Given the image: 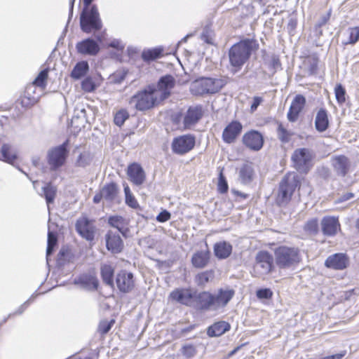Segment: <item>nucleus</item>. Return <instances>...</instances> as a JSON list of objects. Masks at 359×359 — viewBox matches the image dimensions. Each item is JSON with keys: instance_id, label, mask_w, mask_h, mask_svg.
<instances>
[{"instance_id": "1", "label": "nucleus", "mask_w": 359, "mask_h": 359, "mask_svg": "<svg viewBox=\"0 0 359 359\" xmlns=\"http://www.w3.org/2000/svg\"><path fill=\"white\" fill-rule=\"evenodd\" d=\"M258 48L259 43L255 39H244L233 44L228 51L231 72L236 74L240 71Z\"/></svg>"}, {"instance_id": "2", "label": "nucleus", "mask_w": 359, "mask_h": 359, "mask_svg": "<svg viewBox=\"0 0 359 359\" xmlns=\"http://www.w3.org/2000/svg\"><path fill=\"white\" fill-rule=\"evenodd\" d=\"M159 101L161 100L156 88L149 86L133 95L129 100V104L137 111H144L154 108Z\"/></svg>"}, {"instance_id": "3", "label": "nucleus", "mask_w": 359, "mask_h": 359, "mask_svg": "<svg viewBox=\"0 0 359 359\" xmlns=\"http://www.w3.org/2000/svg\"><path fill=\"white\" fill-rule=\"evenodd\" d=\"M80 27L87 34L96 32L102 28V22L95 5L83 7L80 15Z\"/></svg>"}, {"instance_id": "4", "label": "nucleus", "mask_w": 359, "mask_h": 359, "mask_svg": "<svg viewBox=\"0 0 359 359\" xmlns=\"http://www.w3.org/2000/svg\"><path fill=\"white\" fill-rule=\"evenodd\" d=\"M275 261L280 269H289L301 261L299 250L297 248L280 246L275 250Z\"/></svg>"}, {"instance_id": "5", "label": "nucleus", "mask_w": 359, "mask_h": 359, "mask_svg": "<svg viewBox=\"0 0 359 359\" xmlns=\"http://www.w3.org/2000/svg\"><path fill=\"white\" fill-rule=\"evenodd\" d=\"M299 177L296 174L286 175L280 182L277 196V203L279 205H286L291 199L292 195L299 186Z\"/></svg>"}, {"instance_id": "6", "label": "nucleus", "mask_w": 359, "mask_h": 359, "mask_svg": "<svg viewBox=\"0 0 359 359\" xmlns=\"http://www.w3.org/2000/svg\"><path fill=\"white\" fill-rule=\"evenodd\" d=\"M222 88L219 79L203 77L195 80L191 85L190 90L193 95H203L217 93Z\"/></svg>"}, {"instance_id": "7", "label": "nucleus", "mask_w": 359, "mask_h": 359, "mask_svg": "<svg viewBox=\"0 0 359 359\" xmlns=\"http://www.w3.org/2000/svg\"><path fill=\"white\" fill-rule=\"evenodd\" d=\"M69 141L48 150L47 161L51 170H57L65 165L69 154L67 149Z\"/></svg>"}, {"instance_id": "8", "label": "nucleus", "mask_w": 359, "mask_h": 359, "mask_svg": "<svg viewBox=\"0 0 359 359\" xmlns=\"http://www.w3.org/2000/svg\"><path fill=\"white\" fill-rule=\"evenodd\" d=\"M49 69L46 68L41 71L36 78L34 79L33 83L28 86L26 88L25 91L24 97L22 99V105L25 107H29L34 104H36L38 101V97L32 96V93L34 92V88L36 86L40 88H45L46 86V80L48 75Z\"/></svg>"}, {"instance_id": "9", "label": "nucleus", "mask_w": 359, "mask_h": 359, "mask_svg": "<svg viewBox=\"0 0 359 359\" xmlns=\"http://www.w3.org/2000/svg\"><path fill=\"white\" fill-rule=\"evenodd\" d=\"M314 153L311 149L299 148L294 151L291 158L297 171L306 173L310 169Z\"/></svg>"}, {"instance_id": "10", "label": "nucleus", "mask_w": 359, "mask_h": 359, "mask_svg": "<svg viewBox=\"0 0 359 359\" xmlns=\"http://www.w3.org/2000/svg\"><path fill=\"white\" fill-rule=\"evenodd\" d=\"M196 144V137L191 134L180 135L172 140L171 148L173 153L184 155L191 151Z\"/></svg>"}, {"instance_id": "11", "label": "nucleus", "mask_w": 359, "mask_h": 359, "mask_svg": "<svg viewBox=\"0 0 359 359\" xmlns=\"http://www.w3.org/2000/svg\"><path fill=\"white\" fill-rule=\"evenodd\" d=\"M204 114L201 105L190 106L183 115V127L186 130L191 129L202 118Z\"/></svg>"}, {"instance_id": "12", "label": "nucleus", "mask_w": 359, "mask_h": 359, "mask_svg": "<svg viewBox=\"0 0 359 359\" xmlns=\"http://www.w3.org/2000/svg\"><path fill=\"white\" fill-rule=\"evenodd\" d=\"M196 290L191 287L177 288L170 294V298L181 304L191 307Z\"/></svg>"}, {"instance_id": "13", "label": "nucleus", "mask_w": 359, "mask_h": 359, "mask_svg": "<svg viewBox=\"0 0 359 359\" xmlns=\"http://www.w3.org/2000/svg\"><path fill=\"white\" fill-rule=\"evenodd\" d=\"M115 282L118 290L123 293H129L135 287L133 273L121 270L116 275Z\"/></svg>"}, {"instance_id": "14", "label": "nucleus", "mask_w": 359, "mask_h": 359, "mask_svg": "<svg viewBox=\"0 0 359 359\" xmlns=\"http://www.w3.org/2000/svg\"><path fill=\"white\" fill-rule=\"evenodd\" d=\"M254 269L259 275H266L271 272L273 266V257L267 251H259L255 257Z\"/></svg>"}, {"instance_id": "15", "label": "nucleus", "mask_w": 359, "mask_h": 359, "mask_svg": "<svg viewBox=\"0 0 359 359\" xmlns=\"http://www.w3.org/2000/svg\"><path fill=\"white\" fill-rule=\"evenodd\" d=\"M191 307L203 311H213L212 294L205 291L197 293L196 291Z\"/></svg>"}, {"instance_id": "16", "label": "nucleus", "mask_w": 359, "mask_h": 359, "mask_svg": "<svg viewBox=\"0 0 359 359\" xmlns=\"http://www.w3.org/2000/svg\"><path fill=\"white\" fill-rule=\"evenodd\" d=\"M235 292L232 289H219L216 294H212L213 311L225 307L233 297Z\"/></svg>"}, {"instance_id": "17", "label": "nucleus", "mask_w": 359, "mask_h": 359, "mask_svg": "<svg viewBox=\"0 0 359 359\" xmlns=\"http://www.w3.org/2000/svg\"><path fill=\"white\" fill-rule=\"evenodd\" d=\"M76 48L79 54L90 56L96 55L100 50L97 41L92 38H88L78 42Z\"/></svg>"}, {"instance_id": "18", "label": "nucleus", "mask_w": 359, "mask_h": 359, "mask_svg": "<svg viewBox=\"0 0 359 359\" xmlns=\"http://www.w3.org/2000/svg\"><path fill=\"white\" fill-rule=\"evenodd\" d=\"M76 230L82 238L88 241L94 239L95 227L87 217H81L77 219Z\"/></svg>"}, {"instance_id": "19", "label": "nucleus", "mask_w": 359, "mask_h": 359, "mask_svg": "<svg viewBox=\"0 0 359 359\" xmlns=\"http://www.w3.org/2000/svg\"><path fill=\"white\" fill-rule=\"evenodd\" d=\"M243 142L248 148L253 151L260 150L264 144L262 135L257 130H251L243 136Z\"/></svg>"}, {"instance_id": "20", "label": "nucleus", "mask_w": 359, "mask_h": 359, "mask_svg": "<svg viewBox=\"0 0 359 359\" xmlns=\"http://www.w3.org/2000/svg\"><path fill=\"white\" fill-rule=\"evenodd\" d=\"M176 81L175 78L170 74L161 76L158 81L156 90L161 92L160 100L168 98L171 93V90L175 87Z\"/></svg>"}, {"instance_id": "21", "label": "nucleus", "mask_w": 359, "mask_h": 359, "mask_svg": "<svg viewBox=\"0 0 359 359\" xmlns=\"http://www.w3.org/2000/svg\"><path fill=\"white\" fill-rule=\"evenodd\" d=\"M242 124L238 121L229 123L222 133V140L225 143L231 144L235 142L242 131Z\"/></svg>"}, {"instance_id": "22", "label": "nucleus", "mask_w": 359, "mask_h": 359, "mask_svg": "<svg viewBox=\"0 0 359 359\" xmlns=\"http://www.w3.org/2000/svg\"><path fill=\"white\" fill-rule=\"evenodd\" d=\"M106 246L112 253L120 252L123 248V242L118 231L109 230L105 236Z\"/></svg>"}, {"instance_id": "23", "label": "nucleus", "mask_w": 359, "mask_h": 359, "mask_svg": "<svg viewBox=\"0 0 359 359\" xmlns=\"http://www.w3.org/2000/svg\"><path fill=\"white\" fill-rule=\"evenodd\" d=\"M74 283L86 290H95L98 287V281L96 277L89 273H82L76 277L74 279Z\"/></svg>"}, {"instance_id": "24", "label": "nucleus", "mask_w": 359, "mask_h": 359, "mask_svg": "<svg viewBox=\"0 0 359 359\" xmlns=\"http://www.w3.org/2000/svg\"><path fill=\"white\" fill-rule=\"evenodd\" d=\"M348 262V258L346 254L336 253L326 259L325 265L327 268L335 270H343L347 267Z\"/></svg>"}, {"instance_id": "25", "label": "nucleus", "mask_w": 359, "mask_h": 359, "mask_svg": "<svg viewBox=\"0 0 359 359\" xmlns=\"http://www.w3.org/2000/svg\"><path fill=\"white\" fill-rule=\"evenodd\" d=\"M331 164L334 172L339 176L344 177L349 171L351 162L344 155L334 156L331 158Z\"/></svg>"}, {"instance_id": "26", "label": "nucleus", "mask_w": 359, "mask_h": 359, "mask_svg": "<svg viewBox=\"0 0 359 359\" xmlns=\"http://www.w3.org/2000/svg\"><path fill=\"white\" fill-rule=\"evenodd\" d=\"M306 104V99L302 95H297L292 100L287 117L289 121L295 122Z\"/></svg>"}, {"instance_id": "27", "label": "nucleus", "mask_w": 359, "mask_h": 359, "mask_svg": "<svg viewBox=\"0 0 359 359\" xmlns=\"http://www.w3.org/2000/svg\"><path fill=\"white\" fill-rule=\"evenodd\" d=\"M339 227V220L334 217H325L321 221L322 231L325 236H333L336 235Z\"/></svg>"}, {"instance_id": "28", "label": "nucleus", "mask_w": 359, "mask_h": 359, "mask_svg": "<svg viewBox=\"0 0 359 359\" xmlns=\"http://www.w3.org/2000/svg\"><path fill=\"white\" fill-rule=\"evenodd\" d=\"M255 177V172L252 163H246L238 169V179L241 184H250Z\"/></svg>"}, {"instance_id": "29", "label": "nucleus", "mask_w": 359, "mask_h": 359, "mask_svg": "<svg viewBox=\"0 0 359 359\" xmlns=\"http://www.w3.org/2000/svg\"><path fill=\"white\" fill-rule=\"evenodd\" d=\"M128 175L130 180L136 185H141L145 180L144 170L137 163H133L128 168Z\"/></svg>"}, {"instance_id": "30", "label": "nucleus", "mask_w": 359, "mask_h": 359, "mask_svg": "<svg viewBox=\"0 0 359 359\" xmlns=\"http://www.w3.org/2000/svg\"><path fill=\"white\" fill-rule=\"evenodd\" d=\"M330 125L328 112L325 108H320L316 113L315 118V128L317 131H325Z\"/></svg>"}, {"instance_id": "31", "label": "nucleus", "mask_w": 359, "mask_h": 359, "mask_svg": "<svg viewBox=\"0 0 359 359\" xmlns=\"http://www.w3.org/2000/svg\"><path fill=\"white\" fill-rule=\"evenodd\" d=\"M210 252L208 250L197 251L192 255L191 264L197 269L205 267L210 261Z\"/></svg>"}, {"instance_id": "32", "label": "nucleus", "mask_w": 359, "mask_h": 359, "mask_svg": "<svg viewBox=\"0 0 359 359\" xmlns=\"http://www.w3.org/2000/svg\"><path fill=\"white\" fill-rule=\"evenodd\" d=\"M118 191V187L114 182L107 184L100 189L103 199L109 203L114 202L116 199Z\"/></svg>"}, {"instance_id": "33", "label": "nucleus", "mask_w": 359, "mask_h": 359, "mask_svg": "<svg viewBox=\"0 0 359 359\" xmlns=\"http://www.w3.org/2000/svg\"><path fill=\"white\" fill-rule=\"evenodd\" d=\"M231 328V325L226 321H218L210 326L208 329V334L209 337H219L228 332Z\"/></svg>"}, {"instance_id": "34", "label": "nucleus", "mask_w": 359, "mask_h": 359, "mask_svg": "<svg viewBox=\"0 0 359 359\" xmlns=\"http://www.w3.org/2000/svg\"><path fill=\"white\" fill-rule=\"evenodd\" d=\"M232 252V245L226 241L216 243L214 245L215 255L219 259H226Z\"/></svg>"}, {"instance_id": "35", "label": "nucleus", "mask_w": 359, "mask_h": 359, "mask_svg": "<svg viewBox=\"0 0 359 359\" xmlns=\"http://www.w3.org/2000/svg\"><path fill=\"white\" fill-rule=\"evenodd\" d=\"M1 154V158L0 159L10 164H13L18 157L16 151L9 144H4L2 145Z\"/></svg>"}, {"instance_id": "36", "label": "nucleus", "mask_w": 359, "mask_h": 359, "mask_svg": "<svg viewBox=\"0 0 359 359\" xmlns=\"http://www.w3.org/2000/svg\"><path fill=\"white\" fill-rule=\"evenodd\" d=\"M94 156L89 151H81L75 160V166L85 168L90 166L93 161Z\"/></svg>"}, {"instance_id": "37", "label": "nucleus", "mask_w": 359, "mask_h": 359, "mask_svg": "<svg viewBox=\"0 0 359 359\" xmlns=\"http://www.w3.org/2000/svg\"><path fill=\"white\" fill-rule=\"evenodd\" d=\"M163 49L161 47L144 49L142 53V58L145 62H149L162 56Z\"/></svg>"}, {"instance_id": "38", "label": "nucleus", "mask_w": 359, "mask_h": 359, "mask_svg": "<svg viewBox=\"0 0 359 359\" xmlns=\"http://www.w3.org/2000/svg\"><path fill=\"white\" fill-rule=\"evenodd\" d=\"M114 268L109 264H104L101 267V276L103 282L109 285L114 286Z\"/></svg>"}, {"instance_id": "39", "label": "nucleus", "mask_w": 359, "mask_h": 359, "mask_svg": "<svg viewBox=\"0 0 359 359\" xmlns=\"http://www.w3.org/2000/svg\"><path fill=\"white\" fill-rule=\"evenodd\" d=\"M89 69L88 62L81 61L76 63L71 72L72 78L74 79H79L83 76Z\"/></svg>"}, {"instance_id": "40", "label": "nucleus", "mask_w": 359, "mask_h": 359, "mask_svg": "<svg viewBox=\"0 0 359 359\" xmlns=\"http://www.w3.org/2000/svg\"><path fill=\"white\" fill-rule=\"evenodd\" d=\"M42 191L43 193V196L45 197L46 201V203L48 205V210L50 212L49 205L50 203H53V201L55 200V198L56 196V192H57V189L55 187L52 185L50 183H48V184H46V186H44L42 188Z\"/></svg>"}, {"instance_id": "41", "label": "nucleus", "mask_w": 359, "mask_h": 359, "mask_svg": "<svg viewBox=\"0 0 359 359\" xmlns=\"http://www.w3.org/2000/svg\"><path fill=\"white\" fill-rule=\"evenodd\" d=\"M57 243V237L55 233L48 230V241L46 249V259L48 262V257L53 253L55 246Z\"/></svg>"}, {"instance_id": "42", "label": "nucleus", "mask_w": 359, "mask_h": 359, "mask_svg": "<svg viewBox=\"0 0 359 359\" xmlns=\"http://www.w3.org/2000/svg\"><path fill=\"white\" fill-rule=\"evenodd\" d=\"M277 135L281 142L287 143L290 142L293 133L287 130L281 123H278Z\"/></svg>"}, {"instance_id": "43", "label": "nucleus", "mask_w": 359, "mask_h": 359, "mask_svg": "<svg viewBox=\"0 0 359 359\" xmlns=\"http://www.w3.org/2000/svg\"><path fill=\"white\" fill-rule=\"evenodd\" d=\"M214 278L212 271H205L198 273L196 277V283L198 286H204Z\"/></svg>"}, {"instance_id": "44", "label": "nucleus", "mask_w": 359, "mask_h": 359, "mask_svg": "<svg viewBox=\"0 0 359 359\" xmlns=\"http://www.w3.org/2000/svg\"><path fill=\"white\" fill-rule=\"evenodd\" d=\"M348 34V39L343 41L344 45L356 43L359 40V27H350L347 30Z\"/></svg>"}, {"instance_id": "45", "label": "nucleus", "mask_w": 359, "mask_h": 359, "mask_svg": "<svg viewBox=\"0 0 359 359\" xmlns=\"http://www.w3.org/2000/svg\"><path fill=\"white\" fill-rule=\"evenodd\" d=\"M318 220L317 218L309 219L304 226V231L311 235H316L318 232Z\"/></svg>"}, {"instance_id": "46", "label": "nucleus", "mask_w": 359, "mask_h": 359, "mask_svg": "<svg viewBox=\"0 0 359 359\" xmlns=\"http://www.w3.org/2000/svg\"><path fill=\"white\" fill-rule=\"evenodd\" d=\"M109 224L117 229L116 231L123 233L124 219L121 216H111L109 218Z\"/></svg>"}, {"instance_id": "47", "label": "nucleus", "mask_w": 359, "mask_h": 359, "mask_svg": "<svg viewBox=\"0 0 359 359\" xmlns=\"http://www.w3.org/2000/svg\"><path fill=\"white\" fill-rule=\"evenodd\" d=\"M129 114L125 109H121L117 111L114 116V123L118 126H121L128 118Z\"/></svg>"}, {"instance_id": "48", "label": "nucleus", "mask_w": 359, "mask_h": 359, "mask_svg": "<svg viewBox=\"0 0 359 359\" xmlns=\"http://www.w3.org/2000/svg\"><path fill=\"white\" fill-rule=\"evenodd\" d=\"M335 97L338 103L342 104L346 101V90L341 84H337L334 88Z\"/></svg>"}, {"instance_id": "49", "label": "nucleus", "mask_w": 359, "mask_h": 359, "mask_svg": "<svg viewBox=\"0 0 359 359\" xmlns=\"http://www.w3.org/2000/svg\"><path fill=\"white\" fill-rule=\"evenodd\" d=\"M114 323V320L110 321L102 320L98 325V332L102 334H106L111 328Z\"/></svg>"}, {"instance_id": "50", "label": "nucleus", "mask_w": 359, "mask_h": 359, "mask_svg": "<svg viewBox=\"0 0 359 359\" xmlns=\"http://www.w3.org/2000/svg\"><path fill=\"white\" fill-rule=\"evenodd\" d=\"M182 354L187 358L194 357L196 354V347L191 344H186L182 346Z\"/></svg>"}, {"instance_id": "51", "label": "nucleus", "mask_w": 359, "mask_h": 359, "mask_svg": "<svg viewBox=\"0 0 359 359\" xmlns=\"http://www.w3.org/2000/svg\"><path fill=\"white\" fill-rule=\"evenodd\" d=\"M81 88L86 92H92L95 89V85L91 78L87 77L82 81Z\"/></svg>"}, {"instance_id": "52", "label": "nucleus", "mask_w": 359, "mask_h": 359, "mask_svg": "<svg viewBox=\"0 0 359 359\" xmlns=\"http://www.w3.org/2000/svg\"><path fill=\"white\" fill-rule=\"evenodd\" d=\"M272 296L273 292L269 288L259 289L257 291V297L261 299H271Z\"/></svg>"}, {"instance_id": "53", "label": "nucleus", "mask_w": 359, "mask_h": 359, "mask_svg": "<svg viewBox=\"0 0 359 359\" xmlns=\"http://www.w3.org/2000/svg\"><path fill=\"white\" fill-rule=\"evenodd\" d=\"M269 67L273 73L276 72L278 69H280L281 63L278 56L273 55L271 57L269 62Z\"/></svg>"}, {"instance_id": "54", "label": "nucleus", "mask_w": 359, "mask_h": 359, "mask_svg": "<svg viewBox=\"0 0 359 359\" xmlns=\"http://www.w3.org/2000/svg\"><path fill=\"white\" fill-rule=\"evenodd\" d=\"M218 190L221 194H224L228 191V184L222 173L219 178Z\"/></svg>"}, {"instance_id": "55", "label": "nucleus", "mask_w": 359, "mask_h": 359, "mask_svg": "<svg viewBox=\"0 0 359 359\" xmlns=\"http://www.w3.org/2000/svg\"><path fill=\"white\" fill-rule=\"evenodd\" d=\"M81 118L84 121H86V111L84 108H79L77 107L74 111V115L73 119Z\"/></svg>"}, {"instance_id": "56", "label": "nucleus", "mask_w": 359, "mask_h": 359, "mask_svg": "<svg viewBox=\"0 0 359 359\" xmlns=\"http://www.w3.org/2000/svg\"><path fill=\"white\" fill-rule=\"evenodd\" d=\"M297 25V20L296 18H290L288 23L287 25V32L290 35H293L294 33V30Z\"/></svg>"}, {"instance_id": "57", "label": "nucleus", "mask_w": 359, "mask_h": 359, "mask_svg": "<svg viewBox=\"0 0 359 359\" xmlns=\"http://www.w3.org/2000/svg\"><path fill=\"white\" fill-rule=\"evenodd\" d=\"M170 217V213L168 210H164L157 215L156 220L159 222H165L169 220Z\"/></svg>"}, {"instance_id": "58", "label": "nucleus", "mask_w": 359, "mask_h": 359, "mask_svg": "<svg viewBox=\"0 0 359 359\" xmlns=\"http://www.w3.org/2000/svg\"><path fill=\"white\" fill-rule=\"evenodd\" d=\"M125 198H126V203L128 206H130L133 208H136L139 206L137 200L135 199V198L134 197V196L133 194L127 196Z\"/></svg>"}, {"instance_id": "59", "label": "nucleus", "mask_w": 359, "mask_h": 359, "mask_svg": "<svg viewBox=\"0 0 359 359\" xmlns=\"http://www.w3.org/2000/svg\"><path fill=\"white\" fill-rule=\"evenodd\" d=\"M201 38L203 41H204L207 43H209V44L213 43L212 39L210 36V32L207 29H205L203 31Z\"/></svg>"}, {"instance_id": "60", "label": "nucleus", "mask_w": 359, "mask_h": 359, "mask_svg": "<svg viewBox=\"0 0 359 359\" xmlns=\"http://www.w3.org/2000/svg\"><path fill=\"white\" fill-rule=\"evenodd\" d=\"M109 46L114 48H116L118 50H122L124 49L125 46L123 43L118 39H114L109 43Z\"/></svg>"}, {"instance_id": "61", "label": "nucleus", "mask_w": 359, "mask_h": 359, "mask_svg": "<svg viewBox=\"0 0 359 359\" xmlns=\"http://www.w3.org/2000/svg\"><path fill=\"white\" fill-rule=\"evenodd\" d=\"M262 99L259 97H255L253 98L252 104H251L250 109L252 111H255L258 106L261 104Z\"/></svg>"}, {"instance_id": "62", "label": "nucleus", "mask_w": 359, "mask_h": 359, "mask_svg": "<svg viewBox=\"0 0 359 359\" xmlns=\"http://www.w3.org/2000/svg\"><path fill=\"white\" fill-rule=\"evenodd\" d=\"M30 299H28L27 302H25L23 304H22L19 308L18 309L13 313V315H15V314H21L24 312V311L27 309V307L28 306L29 304V302H30Z\"/></svg>"}, {"instance_id": "63", "label": "nucleus", "mask_w": 359, "mask_h": 359, "mask_svg": "<svg viewBox=\"0 0 359 359\" xmlns=\"http://www.w3.org/2000/svg\"><path fill=\"white\" fill-rule=\"evenodd\" d=\"M126 74L120 72L114 75L113 79L116 83H121L125 79Z\"/></svg>"}, {"instance_id": "64", "label": "nucleus", "mask_w": 359, "mask_h": 359, "mask_svg": "<svg viewBox=\"0 0 359 359\" xmlns=\"http://www.w3.org/2000/svg\"><path fill=\"white\" fill-rule=\"evenodd\" d=\"M346 354V352H343L341 353L334 354L332 355L324 357L321 359H341Z\"/></svg>"}]
</instances>
